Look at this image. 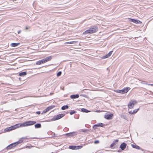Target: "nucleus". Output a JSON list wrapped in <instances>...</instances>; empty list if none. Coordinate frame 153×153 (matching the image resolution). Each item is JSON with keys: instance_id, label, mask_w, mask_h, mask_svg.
Listing matches in <instances>:
<instances>
[{"instance_id": "obj_1", "label": "nucleus", "mask_w": 153, "mask_h": 153, "mask_svg": "<svg viewBox=\"0 0 153 153\" xmlns=\"http://www.w3.org/2000/svg\"><path fill=\"white\" fill-rule=\"evenodd\" d=\"M131 89L129 87H126L124 88L123 89L119 90L114 91L117 93H120L122 94H123L125 93H127L129 90Z\"/></svg>"}, {"instance_id": "obj_2", "label": "nucleus", "mask_w": 153, "mask_h": 153, "mask_svg": "<svg viewBox=\"0 0 153 153\" xmlns=\"http://www.w3.org/2000/svg\"><path fill=\"white\" fill-rule=\"evenodd\" d=\"M137 103V102L136 100H131L128 104V108L130 109L132 108L134 105L136 104Z\"/></svg>"}, {"instance_id": "obj_3", "label": "nucleus", "mask_w": 153, "mask_h": 153, "mask_svg": "<svg viewBox=\"0 0 153 153\" xmlns=\"http://www.w3.org/2000/svg\"><path fill=\"white\" fill-rule=\"evenodd\" d=\"M91 34L96 32L98 30V28L97 27L94 26L89 28Z\"/></svg>"}, {"instance_id": "obj_4", "label": "nucleus", "mask_w": 153, "mask_h": 153, "mask_svg": "<svg viewBox=\"0 0 153 153\" xmlns=\"http://www.w3.org/2000/svg\"><path fill=\"white\" fill-rule=\"evenodd\" d=\"M55 107L54 105H51L50 106H49L48 108H47L46 109H45L44 110H43L42 113H46L47 112H48V111H49L50 110H51L52 108H53Z\"/></svg>"}, {"instance_id": "obj_5", "label": "nucleus", "mask_w": 153, "mask_h": 153, "mask_svg": "<svg viewBox=\"0 0 153 153\" xmlns=\"http://www.w3.org/2000/svg\"><path fill=\"white\" fill-rule=\"evenodd\" d=\"M65 115L61 114H59L56 116L55 118H54L51 119L52 121H54L58 120L59 119L61 118L64 116Z\"/></svg>"}, {"instance_id": "obj_6", "label": "nucleus", "mask_w": 153, "mask_h": 153, "mask_svg": "<svg viewBox=\"0 0 153 153\" xmlns=\"http://www.w3.org/2000/svg\"><path fill=\"white\" fill-rule=\"evenodd\" d=\"M129 19V22H133L136 24H140L142 23V22L140 21L137 20L132 19Z\"/></svg>"}, {"instance_id": "obj_7", "label": "nucleus", "mask_w": 153, "mask_h": 153, "mask_svg": "<svg viewBox=\"0 0 153 153\" xmlns=\"http://www.w3.org/2000/svg\"><path fill=\"white\" fill-rule=\"evenodd\" d=\"M27 126L33 125L36 123L35 121H27L26 122Z\"/></svg>"}, {"instance_id": "obj_8", "label": "nucleus", "mask_w": 153, "mask_h": 153, "mask_svg": "<svg viewBox=\"0 0 153 153\" xmlns=\"http://www.w3.org/2000/svg\"><path fill=\"white\" fill-rule=\"evenodd\" d=\"M52 58L53 57L52 56H50L43 59L45 63L47 62L50 61Z\"/></svg>"}, {"instance_id": "obj_9", "label": "nucleus", "mask_w": 153, "mask_h": 153, "mask_svg": "<svg viewBox=\"0 0 153 153\" xmlns=\"http://www.w3.org/2000/svg\"><path fill=\"white\" fill-rule=\"evenodd\" d=\"M113 116V114H106L105 116V118L108 120L111 119Z\"/></svg>"}, {"instance_id": "obj_10", "label": "nucleus", "mask_w": 153, "mask_h": 153, "mask_svg": "<svg viewBox=\"0 0 153 153\" xmlns=\"http://www.w3.org/2000/svg\"><path fill=\"white\" fill-rule=\"evenodd\" d=\"M126 144L124 143H123L120 145V148L122 150H124L126 148Z\"/></svg>"}, {"instance_id": "obj_11", "label": "nucleus", "mask_w": 153, "mask_h": 153, "mask_svg": "<svg viewBox=\"0 0 153 153\" xmlns=\"http://www.w3.org/2000/svg\"><path fill=\"white\" fill-rule=\"evenodd\" d=\"M25 138V137H22L20 138L18 141L15 143V146H16V145L18 144H19L20 143H22L23 141L22 139Z\"/></svg>"}, {"instance_id": "obj_12", "label": "nucleus", "mask_w": 153, "mask_h": 153, "mask_svg": "<svg viewBox=\"0 0 153 153\" xmlns=\"http://www.w3.org/2000/svg\"><path fill=\"white\" fill-rule=\"evenodd\" d=\"M15 143H12V144H10V145H9V146H7L6 147V149H11V148H12L13 147L15 146Z\"/></svg>"}, {"instance_id": "obj_13", "label": "nucleus", "mask_w": 153, "mask_h": 153, "mask_svg": "<svg viewBox=\"0 0 153 153\" xmlns=\"http://www.w3.org/2000/svg\"><path fill=\"white\" fill-rule=\"evenodd\" d=\"M43 63H45L44 62V61L43 59H42L41 60H39L36 63V64L37 65H39L43 64Z\"/></svg>"}, {"instance_id": "obj_14", "label": "nucleus", "mask_w": 153, "mask_h": 153, "mask_svg": "<svg viewBox=\"0 0 153 153\" xmlns=\"http://www.w3.org/2000/svg\"><path fill=\"white\" fill-rule=\"evenodd\" d=\"M139 108H138L137 109H135L133 111H128V113L130 114H133L134 113H137V112L139 110Z\"/></svg>"}, {"instance_id": "obj_15", "label": "nucleus", "mask_w": 153, "mask_h": 153, "mask_svg": "<svg viewBox=\"0 0 153 153\" xmlns=\"http://www.w3.org/2000/svg\"><path fill=\"white\" fill-rule=\"evenodd\" d=\"M88 34H91V32H90V30L89 29L88 30H85V31H84L83 33V34L84 35H86Z\"/></svg>"}, {"instance_id": "obj_16", "label": "nucleus", "mask_w": 153, "mask_h": 153, "mask_svg": "<svg viewBox=\"0 0 153 153\" xmlns=\"http://www.w3.org/2000/svg\"><path fill=\"white\" fill-rule=\"evenodd\" d=\"M20 43H12L10 44V45L12 47H16V46H17L18 45H20Z\"/></svg>"}, {"instance_id": "obj_17", "label": "nucleus", "mask_w": 153, "mask_h": 153, "mask_svg": "<svg viewBox=\"0 0 153 153\" xmlns=\"http://www.w3.org/2000/svg\"><path fill=\"white\" fill-rule=\"evenodd\" d=\"M12 130L15 129L17 128H19V125L18 124H16L14 126H11Z\"/></svg>"}, {"instance_id": "obj_18", "label": "nucleus", "mask_w": 153, "mask_h": 153, "mask_svg": "<svg viewBox=\"0 0 153 153\" xmlns=\"http://www.w3.org/2000/svg\"><path fill=\"white\" fill-rule=\"evenodd\" d=\"M19 125V127H24L27 126L26 122L22 124H18Z\"/></svg>"}, {"instance_id": "obj_19", "label": "nucleus", "mask_w": 153, "mask_h": 153, "mask_svg": "<svg viewBox=\"0 0 153 153\" xmlns=\"http://www.w3.org/2000/svg\"><path fill=\"white\" fill-rule=\"evenodd\" d=\"M19 125V127H24L27 126L26 122L22 124H18Z\"/></svg>"}, {"instance_id": "obj_20", "label": "nucleus", "mask_w": 153, "mask_h": 153, "mask_svg": "<svg viewBox=\"0 0 153 153\" xmlns=\"http://www.w3.org/2000/svg\"><path fill=\"white\" fill-rule=\"evenodd\" d=\"M12 130V128L11 126V127H9L7 128H5V129H4V131L5 132H6L8 131H11Z\"/></svg>"}, {"instance_id": "obj_21", "label": "nucleus", "mask_w": 153, "mask_h": 153, "mask_svg": "<svg viewBox=\"0 0 153 153\" xmlns=\"http://www.w3.org/2000/svg\"><path fill=\"white\" fill-rule=\"evenodd\" d=\"M27 74V72H23L20 73L19 75L20 76H22L25 75H26Z\"/></svg>"}, {"instance_id": "obj_22", "label": "nucleus", "mask_w": 153, "mask_h": 153, "mask_svg": "<svg viewBox=\"0 0 153 153\" xmlns=\"http://www.w3.org/2000/svg\"><path fill=\"white\" fill-rule=\"evenodd\" d=\"M104 124L102 123H98L97 124L94 125L95 126H97L98 127H103L104 126Z\"/></svg>"}, {"instance_id": "obj_23", "label": "nucleus", "mask_w": 153, "mask_h": 153, "mask_svg": "<svg viewBox=\"0 0 153 153\" xmlns=\"http://www.w3.org/2000/svg\"><path fill=\"white\" fill-rule=\"evenodd\" d=\"M75 133H76L75 132H72V133H68V134H66V135L67 136H72L74 135V134H75Z\"/></svg>"}, {"instance_id": "obj_24", "label": "nucleus", "mask_w": 153, "mask_h": 153, "mask_svg": "<svg viewBox=\"0 0 153 153\" xmlns=\"http://www.w3.org/2000/svg\"><path fill=\"white\" fill-rule=\"evenodd\" d=\"M41 124L37 123L35 125V127L36 128H39L41 127Z\"/></svg>"}, {"instance_id": "obj_25", "label": "nucleus", "mask_w": 153, "mask_h": 153, "mask_svg": "<svg viewBox=\"0 0 153 153\" xmlns=\"http://www.w3.org/2000/svg\"><path fill=\"white\" fill-rule=\"evenodd\" d=\"M68 105H64L62 106L61 109L62 110H64L65 109H68Z\"/></svg>"}, {"instance_id": "obj_26", "label": "nucleus", "mask_w": 153, "mask_h": 153, "mask_svg": "<svg viewBox=\"0 0 153 153\" xmlns=\"http://www.w3.org/2000/svg\"><path fill=\"white\" fill-rule=\"evenodd\" d=\"M81 111H82V112H86V113L89 112H90V111H88V110L87 109H86L85 108H84L81 109Z\"/></svg>"}, {"instance_id": "obj_27", "label": "nucleus", "mask_w": 153, "mask_h": 153, "mask_svg": "<svg viewBox=\"0 0 153 153\" xmlns=\"http://www.w3.org/2000/svg\"><path fill=\"white\" fill-rule=\"evenodd\" d=\"M76 146H70L69 148L70 149H76Z\"/></svg>"}, {"instance_id": "obj_28", "label": "nucleus", "mask_w": 153, "mask_h": 153, "mask_svg": "<svg viewBox=\"0 0 153 153\" xmlns=\"http://www.w3.org/2000/svg\"><path fill=\"white\" fill-rule=\"evenodd\" d=\"M132 147L135 148H136L137 149H140V147L138 146L134 145L132 144L131 145Z\"/></svg>"}, {"instance_id": "obj_29", "label": "nucleus", "mask_w": 153, "mask_h": 153, "mask_svg": "<svg viewBox=\"0 0 153 153\" xmlns=\"http://www.w3.org/2000/svg\"><path fill=\"white\" fill-rule=\"evenodd\" d=\"M147 94L150 95H153V92L151 91H148L145 95H147Z\"/></svg>"}, {"instance_id": "obj_30", "label": "nucleus", "mask_w": 153, "mask_h": 153, "mask_svg": "<svg viewBox=\"0 0 153 153\" xmlns=\"http://www.w3.org/2000/svg\"><path fill=\"white\" fill-rule=\"evenodd\" d=\"M113 52L112 51H110L106 55L108 57L111 55Z\"/></svg>"}, {"instance_id": "obj_31", "label": "nucleus", "mask_w": 153, "mask_h": 153, "mask_svg": "<svg viewBox=\"0 0 153 153\" xmlns=\"http://www.w3.org/2000/svg\"><path fill=\"white\" fill-rule=\"evenodd\" d=\"M75 42L74 41H71V42H65V43L68 44H74V43H75Z\"/></svg>"}, {"instance_id": "obj_32", "label": "nucleus", "mask_w": 153, "mask_h": 153, "mask_svg": "<svg viewBox=\"0 0 153 153\" xmlns=\"http://www.w3.org/2000/svg\"><path fill=\"white\" fill-rule=\"evenodd\" d=\"M61 74H62V72L61 71H59V72L57 74V76H60L61 75Z\"/></svg>"}, {"instance_id": "obj_33", "label": "nucleus", "mask_w": 153, "mask_h": 153, "mask_svg": "<svg viewBox=\"0 0 153 153\" xmlns=\"http://www.w3.org/2000/svg\"><path fill=\"white\" fill-rule=\"evenodd\" d=\"M76 112L75 111H72L70 112V115H72V114L75 113Z\"/></svg>"}, {"instance_id": "obj_34", "label": "nucleus", "mask_w": 153, "mask_h": 153, "mask_svg": "<svg viewBox=\"0 0 153 153\" xmlns=\"http://www.w3.org/2000/svg\"><path fill=\"white\" fill-rule=\"evenodd\" d=\"M76 149H81L82 147V146H76Z\"/></svg>"}, {"instance_id": "obj_35", "label": "nucleus", "mask_w": 153, "mask_h": 153, "mask_svg": "<svg viewBox=\"0 0 153 153\" xmlns=\"http://www.w3.org/2000/svg\"><path fill=\"white\" fill-rule=\"evenodd\" d=\"M71 99H75L79 97V96H70Z\"/></svg>"}, {"instance_id": "obj_36", "label": "nucleus", "mask_w": 153, "mask_h": 153, "mask_svg": "<svg viewBox=\"0 0 153 153\" xmlns=\"http://www.w3.org/2000/svg\"><path fill=\"white\" fill-rule=\"evenodd\" d=\"M108 57L107 55H106L104 56H102V59H105V58H108Z\"/></svg>"}, {"instance_id": "obj_37", "label": "nucleus", "mask_w": 153, "mask_h": 153, "mask_svg": "<svg viewBox=\"0 0 153 153\" xmlns=\"http://www.w3.org/2000/svg\"><path fill=\"white\" fill-rule=\"evenodd\" d=\"M30 26H26L25 27V30H27L29 29L30 28Z\"/></svg>"}, {"instance_id": "obj_38", "label": "nucleus", "mask_w": 153, "mask_h": 153, "mask_svg": "<svg viewBox=\"0 0 153 153\" xmlns=\"http://www.w3.org/2000/svg\"><path fill=\"white\" fill-rule=\"evenodd\" d=\"M115 144L114 142H113V143H112L111 145H110V147H112L113 146H114V145Z\"/></svg>"}, {"instance_id": "obj_39", "label": "nucleus", "mask_w": 153, "mask_h": 153, "mask_svg": "<svg viewBox=\"0 0 153 153\" xmlns=\"http://www.w3.org/2000/svg\"><path fill=\"white\" fill-rule=\"evenodd\" d=\"M99 143V140H96L94 142V143L95 144L98 143Z\"/></svg>"}, {"instance_id": "obj_40", "label": "nucleus", "mask_w": 153, "mask_h": 153, "mask_svg": "<svg viewBox=\"0 0 153 153\" xmlns=\"http://www.w3.org/2000/svg\"><path fill=\"white\" fill-rule=\"evenodd\" d=\"M145 84L146 85H148L153 86V84H149V83H145Z\"/></svg>"}, {"instance_id": "obj_41", "label": "nucleus", "mask_w": 153, "mask_h": 153, "mask_svg": "<svg viewBox=\"0 0 153 153\" xmlns=\"http://www.w3.org/2000/svg\"><path fill=\"white\" fill-rule=\"evenodd\" d=\"M36 113L37 114H40V111H38Z\"/></svg>"}, {"instance_id": "obj_42", "label": "nucleus", "mask_w": 153, "mask_h": 153, "mask_svg": "<svg viewBox=\"0 0 153 153\" xmlns=\"http://www.w3.org/2000/svg\"><path fill=\"white\" fill-rule=\"evenodd\" d=\"M118 141V140L116 139L114 140V142L115 143V142H117Z\"/></svg>"}, {"instance_id": "obj_43", "label": "nucleus", "mask_w": 153, "mask_h": 153, "mask_svg": "<svg viewBox=\"0 0 153 153\" xmlns=\"http://www.w3.org/2000/svg\"><path fill=\"white\" fill-rule=\"evenodd\" d=\"M21 30H19V31H18V34H19V33H21Z\"/></svg>"}, {"instance_id": "obj_44", "label": "nucleus", "mask_w": 153, "mask_h": 153, "mask_svg": "<svg viewBox=\"0 0 153 153\" xmlns=\"http://www.w3.org/2000/svg\"><path fill=\"white\" fill-rule=\"evenodd\" d=\"M71 96H79V94H73L71 95Z\"/></svg>"}, {"instance_id": "obj_45", "label": "nucleus", "mask_w": 153, "mask_h": 153, "mask_svg": "<svg viewBox=\"0 0 153 153\" xmlns=\"http://www.w3.org/2000/svg\"><path fill=\"white\" fill-rule=\"evenodd\" d=\"M97 126H94V125L93 126V128L94 129H96L97 128L96 127H97Z\"/></svg>"}, {"instance_id": "obj_46", "label": "nucleus", "mask_w": 153, "mask_h": 153, "mask_svg": "<svg viewBox=\"0 0 153 153\" xmlns=\"http://www.w3.org/2000/svg\"><path fill=\"white\" fill-rule=\"evenodd\" d=\"M26 148H28L29 149H30L31 148V146H28L26 147Z\"/></svg>"}, {"instance_id": "obj_47", "label": "nucleus", "mask_w": 153, "mask_h": 153, "mask_svg": "<svg viewBox=\"0 0 153 153\" xmlns=\"http://www.w3.org/2000/svg\"><path fill=\"white\" fill-rule=\"evenodd\" d=\"M85 130H81V131H82V132H85Z\"/></svg>"}, {"instance_id": "obj_48", "label": "nucleus", "mask_w": 153, "mask_h": 153, "mask_svg": "<svg viewBox=\"0 0 153 153\" xmlns=\"http://www.w3.org/2000/svg\"><path fill=\"white\" fill-rule=\"evenodd\" d=\"M80 96H83V95H80Z\"/></svg>"}, {"instance_id": "obj_49", "label": "nucleus", "mask_w": 153, "mask_h": 153, "mask_svg": "<svg viewBox=\"0 0 153 153\" xmlns=\"http://www.w3.org/2000/svg\"><path fill=\"white\" fill-rule=\"evenodd\" d=\"M19 79H20V78H19Z\"/></svg>"}, {"instance_id": "obj_50", "label": "nucleus", "mask_w": 153, "mask_h": 153, "mask_svg": "<svg viewBox=\"0 0 153 153\" xmlns=\"http://www.w3.org/2000/svg\"><path fill=\"white\" fill-rule=\"evenodd\" d=\"M152 139H153V137L152 138Z\"/></svg>"}]
</instances>
